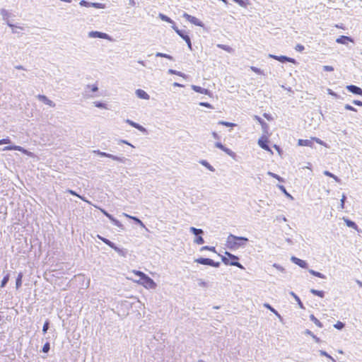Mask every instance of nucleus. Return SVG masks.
I'll use <instances>...</instances> for the list:
<instances>
[{"mask_svg": "<svg viewBox=\"0 0 362 362\" xmlns=\"http://www.w3.org/2000/svg\"><path fill=\"white\" fill-rule=\"evenodd\" d=\"M323 173L325 175L333 178L337 182H341V180L337 176H336L335 175H334L333 173L328 170H325Z\"/></svg>", "mask_w": 362, "mask_h": 362, "instance_id": "obj_33", "label": "nucleus"}, {"mask_svg": "<svg viewBox=\"0 0 362 362\" xmlns=\"http://www.w3.org/2000/svg\"><path fill=\"white\" fill-rule=\"evenodd\" d=\"M100 210L107 218H109L110 221L113 217V216L111 215L110 214H109L106 210H105L103 209H100Z\"/></svg>", "mask_w": 362, "mask_h": 362, "instance_id": "obj_60", "label": "nucleus"}, {"mask_svg": "<svg viewBox=\"0 0 362 362\" xmlns=\"http://www.w3.org/2000/svg\"><path fill=\"white\" fill-rule=\"evenodd\" d=\"M181 38H182L187 43L188 48L192 50V45L191 42V39L189 36L186 33L185 31H182L180 35H178Z\"/></svg>", "mask_w": 362, "mask_h": 362, "instance_id": "obj_15", "label": "nucleus"}, {"mask_svg": "<svg viewBox=\"0 0 362 362\" xmlns=\"http://www.w3.org/2000/svg\"><path fill=\"white\" fill-rule=\"evenodd\" d=\"M203 250H210V251H212V252H216V248H215V247H211V246H203V247L200 249V251H203Z\"/></svg>", "mask_w": 362, "mask_h": 362, "instance_id": "obj_58", "label": "nucleus"}, {"mask_svg": "<svg viewBox=\"0 0 362 362\" xmlns=\"http://www.w3.org/2000/svg\"><path fill=\"white\" fill-rule=\"evenodd\" d=\"M222 151H224L226 154H228V156H230V157H232L233 158L236 156L235 153L232 150H230V148H228L226 146L223 148V149Z\"/></svg>", "mask_w": 362, "mask_h": 362, "instance_id": "obj_44", "label": "nucleus"}, {"mask_svg": "<svg viewBox=\"0 0 362 362\" xmlns=\"http://www.w3.org/2000/svg\"><path fill=\"white\" fill-rule=\"evenodd\" d=\"M126 122L128 123L132 127L137 129L140 132H145L146 131V129L143 126H141L139 124H138L136 122H133V121H132V120H130L129 119H127L126 120Z\"/></svg>", "mask_w": 362, "mask_h": 362, "instance_id": "obj_20", "label": "nucleus"}, {"mask_svg": "<svg viewBox=\"0 0 362 362\" xmlns=\"http://www.w3.org/2000/svg\"><path fill=\"white\" fill-rule=\"evenodd\" d=\"M110 221L114 224L115 226L119 228L121 230H124V226L122 224V223L116 219L114 216L111 218Z\"/></svg>", "mask_w": 362, "mask_h": 362, "instance_id": "obj_39", "label": "nucleus"}, {"mask_svg": "<svg viewBox=\"0 0 362 362\" xmlns=\"http://www.w3.org/2000/svg\"><path fill=\"white\" fill-rule=\"evenodd\" d=\"M258 145L264 150L271 151L268 145V139L267 137L262 136L258 140Z\"/></svg>", "mask_w": 362, "mask_h": 362, "instance_id": "obj_10", "label": "nucleus"}, {"mask_svg": "<svg viewBox=\"0 0 362 362\" xmlns=\"http://www.w3.org/2000/svg\"><path fill=\"white\" fill-rule=\"evenodd\" d=\"M111 248H112L115 252L118 253L119 255L122 257H125L127 255V251L124 249H121L118 247L114 243H112L110 245Z\"/></svg>", "mask_w": 362, "mask_h": 362, "instance_id": "obj_18", "label": "nucleus"}, {"mask_svg": "<svg viewBox=\"0 0 362 362\" xmlns=\"http://www.w3.org/2000/svg\"><path fill=\"white\" fill-rule=\"evenodd\" d=\"M268 175L272 176V177L278 180L280 182H284V180L282 177H281L279 175L274 173H272V172H268Z\"/></svg>", "mask_w": 362, "mask_h": 362, "instance_id": "obj_56", "label": "nucleus"}, {"mask_svg": "<svg viewBox=\"0 0 362 362\" xmlns=\"http://www.w3.org/2000/svg\"><path fill=\"white\" fill-rule=\"evenodd\" d=\"M15 76L16 78H19L21 81H24L28 78L27 75L24 73L16 74Z\"/></svg>", "mask_w": 362, "mask_h": 362, "instance_id": "obj_57", "label": "nucleus"}, {"mask_svg": "<svg viewBox=\"0 0 362 362\" xmlns=\"http://www.w3.org/2000/svg\"><path fill=\"white\" fill-rule=\"evenodd\" d=\"M221 260L226 265L235 266L241 269H245V267L239 262H230L228 256L222 255Z\"/></svg>", "mask_w": 362, "mask_h": 362, "instance_id": "obj_6", "label": "nucleus"}, {"mask_svg": "<svg viewBox=\"0 0 362 362\" xmlns=\"http://www.w3.org/2000/svg\"><path fill=\"white\" fill-rule=\"evenodd\" d=\"M251 70L253 71L255 73L257 74H263V71L260 69L259 68L255 67V66H251Z\"/></svg>", "mask_w": 362, "mask_h": 362, "instance_id": "obj_59", "label": "nucleus"}, {"mask_svg": "<svg viewBox=\"0 0 362 362\" xmlns=\"http://www.w3.org/2000/svg\"><path fill=\"white\" fill-rule=\"evenodd\" d=\"M310 291L311 293H313L315 296H317L320 298L325 297V291H319V290H316L315 288H311Z\"/></svg>", "mask_w": 362, "mask_h": 362, "instance_id": "obj_34", "label": "nucleus"}, {"mask_svg": "<svg viewBox=\"0 0 362 362\" xmlns=\"http://www.w3.org/2000/svg\"><path fill=\"white\" fill-rule=\"evenodd\" d=\"M88 37L92 38H101V39H109L110 36L105 33L99 31H90L88 33Z\"/></svg>", "mask_w": 362, "mask_h": 362, "instance_id": "obj_7", "label": "nucleus"}, {"mask_svg": "<svg viewBox=\"0 0 362 362\" xmlns=\"http://www.w3.org/2000/svg\"><path fill=\"white\" fill-rule=\"evenodd\" d=\"M183 18H185L187 21H188L189 22H190L191 23L195 25H197V26H199V27H203L204 26V23L200 21L199 20L198 18H197L196 17L194 16H192L187 13H183Z\"/></svg>", "mask_w": 362, "mask_h": 362, "instance_id": "obj_4", "label": "nucleus"}, {"mask_svg": "<svg viewBox=\"0 0 362 362\" xmlns=\"http://www.w3.org/2000/svg\"><path fill=\"white\" fill-rule=\"evenodd\" d=\"M141 284L144 285L146 288H155L156 286V284L154 281L150 278L148 275H144L142 278H141Z\"/></svg>", "mask_w": 362, "mask_h": 362, "instance_id": "obj_2", "label": "nucleus"}, {"mask_svg": "<svg viewBox=\"0 0 362 362\" xmlns=\"http://www.w3.org/2000/svg\"><path fill=\"white\" fill-rule=\"evenodd\" d=\"M210 261H211V259L205 258V257H199V258L194 259V262L198 264H203V265H208V266L210 265Z\"/></svg>", "mask_w": 362, "mask_h": 362, "instance_id": "obj_24", "label": "nucleus"}, {"mask_svg": "<svg viewBox=\"0 0 362 362\" xmlns=\"http://www.w3.org/2000/svg\"><path fill=\"white\" fill-rule=\"evenodd\" d=\"M199 163L204 167H206L211 172L215 171V168L206 160H201Z\"/></svg>", "mask_w": 362, "mask_h": 362, "instance_id": "obj_28", "label": "nucleus"}, {"mask_svg": "<svg viewBox=\"0 0 362 362\" xmlns=\"http://www.w3.org/2000/svg\"><path fill=\"white\" fill-rule=\"evenodd\" d=\"M264 307L267 308V309H269L275 315H276L279 318L280 320H282V317L281 316V315L272 305H270L268 303H265Z\"/></svg>", "mask_w": 362, "mask_h": 362, "instance_id": "obj_27", "label": "nucleus"}, {"mask_svg": "<svg viewBox=\"0 0 362 362\" xmlns=\"http://www.w3.org/2000/svg\"><path fill=\"white\" fill-rule=\"evenodd\" d=\"M248 241L247 238L230 234L226 239V245L228 249L235 250L240 247H245Z\"/></svg>", "mask_w": 362, "mask_h": 362, "instance_id": "obj_1", "label": "nucleus"}, {"mask_svg": "<svg viewBox=\"0 0 362 362\" xmlns=\"http://www.w3.org/2000/svg\"><path fill=\"white\" fill-rule=\"evenodd\" d=\"M110 158H111V159H112L114 160L119 161V162L122 163H124L125 161L127 160V159L124 157H119V156H115V155H112V154H110Z\"/></svg>", "mask_w": 362, "mask_h": 362, "instance_id": "obj_40", "label": "nucleus"}, {"mask_svg": "<svg viewBox=\"0 0 362 362\" xmlns=\"http://www.w3.org/2000/svg\"><path fill=\"white\" fill-rule=\"evenodd\" d=\"M189 231L194 234L195 236H197L199 235H202L204 234V230L202 229H200V228H196L194 227H190L189 228Z\"/></svg>", "mask_w": 362, "mask_h": 362, "instance_id": "obj_32", "label": "nucleus"}, {"mask_svg": "<svg viewBox=\"0 0 362 362\" xmlns=\"http://www.w3.org/2000/svg\"><path fill=\"white\" fill-rule=\"evenodd\" d=\"M289 294L293 297V298L296 300V301L298 303V305H299V307L301 308V309H305V307L303 304V303L301 302L300 298L293 292V291H291L289 293Z\"/></svg>", "mask_w": 362, "mask_h": 362, "instance_id": "obj_26", "label": "nucleus"}, {"mask_svg": "<svg viewBox=\"0 0 362 362\" xmlns=\"http://www.w3.org/2000/svg\"><path fill=\"white\" fill-rule=\"evenodd\" d=\"M80 6H85V7H94L95 8H105L106 7L105 4L102 3H92L88 2L86 0H81L79 2Z\"/></svg>", "mask_w": 362, "mask_h": 362, "instance_id": "obj_3", "label": "nucleus"}, {"mask_svg": "<svg viewBox=\"0 0 362 362\" xmlns=\"http://www.w3.org/2000/svg\"><path fill=\"white\" fill-rule=\"evenodd\" d=\"M98 238L100 239V240H102L105 244H106L107 245H108L110 247V245H111V243H112V241H110V240L107 239L106 238H104L100 235H97Z\"/></svg>", "mask_w": 362, "mask_h": 362, "instance_id": "obj_48", "label": "nucleus"}, {"mask_svg": "<svg viewBox=\"0 0 362 362\" xmlns=\"http://www.w3.org/2000/svg\"><path fill=\"white\" fill-rule=\"evenodd\" d=\"M295 49L297 51V52H303L304 49H305V47L303 45L301 44H298L296 47H295Z\"/></svg>", "mask_w": 362, "mask_h": 362, "instance_id": "obj_64", "label": "nucleus"}, {"mask_svg": "<svg viewBox=\"0 0 362 362\" xmlns=\"http://www.w3.org/2000/svg\"><path fill=\"white\" fill-rule=\"evenodd\" d=\"M291 260L293 263L297 264L298 266L303 269H306L308 267V263L305 261L300 259L296 257H291Z\"/></svg>", "mask_w": 362, "mask_h": 362, "instance_id": "obj_12", "label": "nucleus"}, {"mask_svg": "<svg viewBox=\"0 0 362 362\" xmlns=\"http://www.w3.org/2000/svg\"><path fill=\"white\" fill-rule=\"evenodd\" d=\"M111 248H112L115 252L118 253L119 255L122 257H125L127 255V251L124 249H121L118 247L114 243H112L110 245Z\"/></svg>", "mask_w": 362, "mask_h": 362, "instance_id": "obj_19", "label": "nucleus"}, {"mask_svg": "<svg viewBox=\"0 0 362 362\" xmlns=\"http://www.w3.org/2000/svg\"><path fill=\"white\" fill-rule=\"evenodd\" d=\"M50 349V344L49 342L47 341L42 346V351L43 353H48Z\"/></svg>", "mask_w": 362, "mask_h": 362, "instance_id": "obj_51", "label": "nucleus"}, {"mask_svg": "<svg viewBox=\"0 0 362 362\" xmlns=\"http://www.w3.org/2000/svg\"><path fill=\"white\" fill-rule=\"evenodd\" d=\"M136 95L138 98L141 99L148 100L150 98L149 95L146 91L141 89H137L136 90Z\"/></svg>", "mask_w": 362, "mask_h": 362, "instance_id": "obj_21", "label": "nucleus"}, {"mask_svg": "<svg viewBox=\"0 0 362 362\" xmlns=\"http://www.w3.org/2000/svg\"><path fill=\"white\" fill-rule=\"evenodd\" d=\"M111 248H112L115 252L118 253L119 255L122 257H125L127 255V251L124 249H121L118 247L114 243H112L110 245Z\"/></svg>", "mask_w": 362, "mask_h": 362, "instance_id": "obj_17", "label": "nucleus"}, {"mask_svg": "<svg viewBox=\"0 0 362 362\" xmlns=\"http://www.w3.org/2000/svg\"><path fill=\"white\" fill-rule=\"evenodd\" d=\"M320 354L322 356H325L332 361V362H336L335 359L333 358L329 354H327L325 351L320 350Z\"/></svg>", "mask_w": 362, "mask_h": 362, "instance_id": "obj_52", "label": "nucleus"}, {"mask_svg": "<svg viewBox=\"0 0 362 362\" xmlns=\"http://www.w3.org/2000/svg\"><path fill=\"white\" fill-rule=\"evenodd\" d=\"M220 265H221V263L219 262H215V261H214L213 259H211L210 265L209 266L218 268V267H220Z\"/></svg>", "mask_w": 362, "mask_h": 362, "instance_id": "obj_61", "label": "nucleus"}, {"mask_svg": "<svg viewBox=\"0 0 362 362\" xmlns=\"http://www.w3.org/2000/svg\"><path fill=\"white\" fill-rule=\"evenodd\" d=\"M298 145L300 146H313V139L312 137L310 139H298Z\"/></svg>", "mask_w": 362, "mask_h": 362, "instance_id": "obj_16", "label": "nucleus"}, {"mask_svg": "<svg viewBox=\"0 0 362 362\" xmlns=\"http://www.w3.org/2000/svg\"><path fill=\"white\" fill-rule=\"evenodd\" d=\"M10 279V274L9 273H6V274L4 276L3 279L1 280L0 287L4 288L7 283L8 282Z\"/></svg>", "mask_w": 362, "mask_h": 362, "instance_id": "obj_35", "label": "nucleus"}, {"mask_svg": "<svg viewBox=\"0 0 362 362\" xmlns=\"http://www.w3.org/2000/svg\"><path fill=\"white\" fill-rule=\"evenodd\" d=\"M234 2L238 4L240 6L247 8L250 4L249 0H233Z\"/></svg>", "mask_w": 362, "mask_h": 362, "instance_id": "obj_29", "label": "nucleus"}, {"mask_svg": "<svg viewBox=\"0 0 362 362\" xmlns=\"http://www.w3.org/2000/svg\"><path fill=\"white\" fill-rule=\"evenodd\" d=\"M269 57L274 59L280 62L285 63V62H291V63H296V59L293 58H291L286 56L281 55L277 56L274 54H269Z\"/></svg>", "mask_w": 362, "mask_h": 362, "instance_id": "obj_5", "label": "nucleus"}, {"mask_svg": "<svg viewBox=\"0 0 362 362\" xmlns=\"http://www.w3.org/2000/svg\"><path fill=\"white\" fill-rule=\"evenodd\" d=\"M312 139H313V142L315 141V142H317V144H319L320 145L326 146L325 143L323 141H322L321 139H320L319 138L312 137Z\"/></svg>", "mask_w": 362, "mask_h": 362, "instance_id": "obj_63", "label": "nucleus"}, {"mask_svg": "<svg viewBox=\"0 0 362 362\" xmlns=\"http://www.w3.org/2000/svg\"><path fill=\"white\" fill-rule=\"evenodd\" d=\"M37 98L45 104L52 107H55V103L52 100H49L47 96L39 94L37 95Z\"/></svg>", "mask_w": 362, "mask_h": 362, "instance_id": "obj_14", "label": "nucleus"}, {"mask_svg": "<svg viewBox=\"0 0 362 362\" xmlns=\"http://www.w3.org/2000/svg\"><path fill=\"white\" fill-rule=\"evenodd\" d=\"M199 105L200 106L206 107L211 108V109L214 108L213 106L210 103H209L207 102H200L199 103Z\"/></svg>", "mask_w": 362, "mask_h": 362, "instance_id": "obj_62", "label": "nucleus"}, {"mask_svg": "<svg viewBox=\"0 0 362 362\" xmlns=\"http://www.w3.org/2000/svg\"><path fill=\"white\" fill-rule=\"evenodd\" d=\"M0 13H1V15L2 16V18L4 21H5L7 23V25L10 27V28H13L14 27V25L8 21V18L9 17H11V14L10 12H8L7 10H6L5 8H1L0 10Z\"/></svg>", "mask_w": 362, "mask_h": 362, "instance_id": "obj_8", "label": "nucleus"}, {"mask_svg": "<svg viewBox=\"0 0 362 362\" xmlns=\"http://www.w3.org/2000/svg\"><path fill=\"white\" fill-rule=\"evenodd\" d=\"M191 88H192V89L193 90H194L197 93H202V94L207 95H209V96L211 95V91L209 90L204 88L200 87L199 86L192 85Z\"/></svg>", "mask_w": 362, "mask_h": 362, "instance_id": "obj_11", "label": "nucleus"}, {"mask_svg": "<svg viewBox=\"0 0 362 362\" xmlns=\"http://www.w3.org/2000/svg\"><path fill=\"white\" fill-rule=\"evenodd\" d=\"M279 188L281 189V191L290 199H293V197L286 191V188L283 185H278Z\"/></svg>", "mask_w": 362, "mask_h": 362, "instance_id": "obj_47", "label": "nucleus"}, {"mask_svg": "<svg viewBox=\"0 0 362 362\" xmlns=\"http://www.w3.org/2000/svg\"><path fill=\"white\" fill-rule=\"evenodd\" d=\"M349 42H354V39L346 35H341L336 40V42L341 45H347Z\"/></svg>", "mask_w": 362, "mask_h": 362, "instance_id": "obj_13", "label": "nucleus"}, {"mask_svg": "<svg viewBox=\"0 0 362 362\" xmlns=\"http://www.w3.org/2000/svg\"><path fill=\"white\" fill-rule=\"evenodd\" d=\"M309 273L311 274L312 275L318 277V278L326 279L325 275H324L323 274H322V273H320L319 272L315 271L313 269H309Z\"/></svg>", "mask_w": 362, "mask_h": 362, "instance_id": "obj_38", "label": "nucleus"}, {"mask_svg": "<svg viewBox=\"0 0 362 362\" xmlns=\"http://www.w3.org/2000/svg\"><path fill=\"white\" fill-rule=\"evenodd\" d=\"M93 152H94V153H97L98 155H99V156H100L102 157L110 158V153L103 152V151H100L99 150L94 151Z\"/></svg>", "mask_w": 362, "mask_h": 362, "instance_id": "obj_53", "label": "nucleus"}, {"mask_svg": "<svg viewBox=\"0 0 362 362\" xmlns=\"http://www.w3.org/2000/svg\"><path fill=\"white\" fill-rule=\"evenodd\" d=\"M168 73L170 74H175V75H177L179 76L185 77V74L184 73H182L181 71H178L174 70V69H170L168 70Z\"/></svg>", "mask_w": 362, "mask_h": 362, "instance_id": "obj_45", "label": "nucleus"}, {"mask_svg": "<svg viewBox=\"0 0 362 362\" xmlns=\"http://www.w3.org/2000/svg\"><path fill=\"white\" fill-rule=\"evenodd\" d=\"M49 325H50V322H49V320H46L44 325H43V327H42V332L43 334H46L49 328Z\"/></svg>", "mask_w": 362, "mask_h": 362, "instance_id": "obj_46", "label": "nucleus"}, {"mask_svg": "<svg viewBox=\"0 0 362 362\" xmlns=\"http://www.w3.org/2000/svg\"><path fill=\"white\" fill-rule=\"evenodd\" d=\"M23 274L22 272L18 273V276L16 279V288L18 289L22 285V279Z\"/></svg>", "mask_w": 362, "mask_h": 362, "instance_id": "obj_31", "label": "nucleus"}, {"mask_svg": "<svg viewBox=\"0 0 362 362\" xmlns=\"http://www.w3.org/2000/svg\"><path fill=\"white\" fill-rule=\"evenodd\" d=\"M12 150H16V151H21V152L25 151V150L23 147H21L20 146H16V145L7 146L3 148V151H12Z\"/></svg>", "mask_w": 362, "mask_h": 362, "instance_id": "obj_22", "label": "nucleus"}, {"mask_svg": "<svg viewBox=\"0 0 362 362\" xmlns=\"http://www.w3.org/2000/svg\"><path fill=\"white\" fill-rule=\"evenodd\" d=\"M123 215L132 220H133L136 223L139 224L140 226L145 228V225L144 223L136 216H130L127 214L124 213Z\"/></svg>", "mask_w": 362, "mask_h": 362, "instance_id": "obj_23", "label": "nucleus"}, {"mask_svg": "<svg viewBox=\"0 0 362 362\" xmlns=\"http://www.w3.org/2000/svg\"><path fill=\"white\" fill-rule=\"evenodd\" d=\"M216 46L218 48L222 49L228 52V53H232V52H234V49L231 47H230L228 45H226L218 44Z\"/></svg>", "mask_w": 362, "mask_h": 362, "instance_id": "obj_30", "label": "nucleus"}, {"mask_svg": "<svg viewBox=\"0 0 362 362\" xmlns=\"http://www.w3.org/2000/svg\"><path fill=\"white\" fill-rule=\"evenodd\" d=\"M344 221L348 227L354 228L355 230H357L358 226L356 225V223L354 221H353L349 218H344Z\"/></svg>", "mask_w": 362, "mask_h": 362, "instance_id": "obj_25", "label": "nucleus"}, {"mask_svg": "<svg viewBox=\"0 0 362 362\" xmlns=\"http://www.w3.org/2000/svg\"><path fill=\"white\" fill-rule=\"evenodd\" d=\"M310 320L313 322H314L317 327H323L322 322L317 318H316L314 315L312 314L310 315Z\"/></svg>", "mask_w": 362, "mask_h": 362, "instance_id": "obj_36", "label": "nucleus"}, {"mask_svg": "<svg viewBox=\"0 0 362 362\" xmlns=\"http://www.w3.org/2000/svg\"><path fill=\"white\" fill-rule=\"evenodd\" d=\"M156 57H163V58H166V59H168L170 60H173V57L171 56V55H169L168 54H165V53H162V52H156Z\"/></svg>", "mask_w": 362, "mask_h": 362, "instance_id": "obj_42", "label": "nucleus"}, {"mask_svg": "<svg viewBox=\"0 0 362 362\" xmlns=\"http://www.w3.org/2000/svg\"><path fill=\"white\" fill-rule=\"evenodd\" d=\"M345 326V324L340 322V321H338L336 324L334 325V327L337 329H342Z\"/></svg>", "mask_w": 362, "mask_h": 362, "instance_id": "obj_54", "label": "nucleus"}, {"mask_svg": "<svg viewBox=\"0 0 362 362\" xmlns=\"http://www.w3.org/2000/svg\"><path fill=\"white\" fill-rule=\"evenodd\" d=\"M225 255L229 257L230 262H238L239 257L229 252L226 251Z\"/></svg>", "mask_w": 362, "mask_h": 362, "instance_id": "obj_37", "label": "nucleus"}, {"mask_svg": "<svg viewBox=\"0 0 362 362\" xmlns=\"http://www.w3.org/2000/svg\"><path fill=\"white\" fill-rule=\"evenodd\" d=\"M305 334H308V335H310V337H313V339H314V340L316 341V342H320V338H318L316 335H315L309 329H306L305 331Z\"/></svg>", "mask_w": 362, "mask_h": 362, "instance_id": "obj_43", "label": "nucleus"}, {"mask_svg": "<svg viewBox=\"0 0 362 362\" xmlns=\"http://www.w3.org/2000/svg\"><path fill=\"white\" fill-rule=\"evenodd\" d=\"M346 89L351 93L362 96V88L355 85H349Z\"/></svg>", "mask_w": 362, "mask_h": 362, "instance_id": "obj_9", "label": "nucleus"}, {"mask_svg": "<svg viewBox=\"0 0 362 362\" xmlns=\"http://www.w3.org/2000/svg\"><path fill=\"white\" fill-rule=\"evenodd\" d=\"M94 105L96 107H98V108H106V105L103 103V102H100V101H95L93 103Z\"/></svg>", "mask_w": 362, "mask_h": 362, "instance_id": "obj_55", "label": "nucleus"}, {"mask_svg": "<svg viewBox=\"0 0 362 362\" xmlns=\"http://www.w3.org/2000/svg\"><path fill=\"white\" fill-rule=\"evenodd\" d=\"M159 18L163 21L174 24V21L170 18H169L163 13H159Z\"/></svg>", "mask_w": 362, "mask_h": 362, "instance_id": "obj_41", "label": "nucleus"}, {"mask_svg": "<svg viewBox=\"0 0 362 362\" xmlns=\"http://www.w3.org/2000/svg\"><path fill=\"white\" fill-rule=\"evenodd\" d=\"M218 124L223 125L228 127H235L236 124L235 123L229 122H225V121H219Z\"/></svg>", "mask_w": 362, "mask_h": 362, "instance_id": "obj_49", "label": "nucleus"}, {"mask_svg": "<svg viewBox=\"0 0 362 362\" xmlns=\"http://www.w3.org/2000/svg\"><path fill=\"white\" fill-rule=\"evenodd\" d=\"M194 242L198 245H202L204 243V240L202 237V235H199L196 236V238L194 239Z\"/></svg>", "mask_w": 362, "mask_h": 362, "instance_id": "obj_50", "label": "nucleus"}]
</instances>
